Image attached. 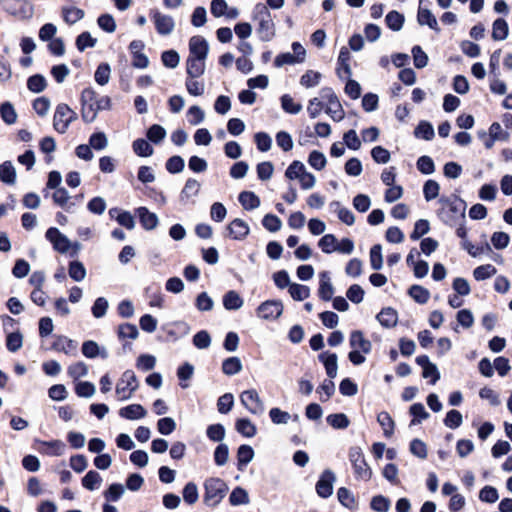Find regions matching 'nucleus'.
<instances>
[{"instance_id":"f257e3e1","label":"nucleus","mask_w":512,"mask_h":512,"mask_svg":"<svg viewBox=\"0 0 512 512\" xmlns=\"http://www.w3.org/2000/svg\"><path fill=\"white\" fill-rule=\"evenodd\" d=\"M81 117L84 122L92 123L100 111L111 108V98L98 94L92 87L85 88L80 97Z\"/></svg>"},{"instance_id":"f03ea898","label":"nucleus","mask_w":512,"mask_h":512,"mask_svg":"<svg viewBox=\"0 0 512 512\" xmlns=\"http://www.w3.org/2000/svg\"><path fill=\"white\" fill-rule=\"evenodd\" d=\"M439 218L447 225L453 226L459 219L465 218L466 203L456 195L442 196L439 199Z\"/></svg>"},{"instance_id":"7ed1b4c3","label":"nucleus","mask_w":512,"mask_h":512,"mask_svg":"<svg viewBox=\"0 0 512 512\" xmlns=\"http://www.w3.org/2000/svg\"><path fill=\"white\" fill-rule=\"evenodd\" d=\"M254 18L258 20L259 38L264 42L272 40L275 36V25L267 6L261 3L257 4L254 8Z\"/></svg>"},{"instance_id":"20e7f679","label":"nucleus","mask_w":512,"mask_h":512,"mask_svg":"<svg viewBox=\"0 0 512 512\" xmlns=\"http://www.w3.org/2000/svg\"><path fill=\"white\" fill-rule=\"evenodd\" d=\"M204 488V503L211 507L217 506L228 491V486L222 479L213 477L205 481Z\"/></svg>"},{"instance_id":"39448f33","label":"nucleus","mask_w":512,"mask_h":512,"mask_svg":"<svg viewBox=\"0 0 512 512\" xmlns=\"http://www.w3.org/2000/svg\"><path fill=\"white\" fill-rule=\"evenodd\" d=\"M349 460L352 463L357 478L368 481L372 477V470L366 463L361 448L352 447L349 450Z\"/></svg>"},{"instance_id":"423d86ee","label":"nucleus","mask_w":512,"mask_h":512,"mask_svg":"<svg viewBox=\"0 0 512 512\" xmlns=\"http://www.w3.org/2000/svg\"><path fill=\"white\" fill-rule=\"evenodd\" d=\"M77 119V113L67 104H59L56 108L53 125L59 133H65L69 125Z\"/></svg>"},{"instance_id":"0eeeda50","label":"nucleus","mask_w":512,"mask_h":512,"mask_svg":"<svg viewBox=\"0 0 512 512\" xmlns=\"http://www.w3.org/2000/svg\"><path fill=\"white\" fill-rule=\"evenodd\" d=\"M293 53L286 52L276 56L274 65L276 67H282L284 65H294L303 63L306 58V50L303 45L299 42L292 43Z\"/></svg>"},{"instance_id":"6e6552de","label":"nucleus","mask_w":512,"mask_h":512,"mask_svg":"<svg viewBox=\"0 0 512 512\" xmlns=\"http://www.w3.org/2000/svg\"><path fill=\"white\" fill-rule=\"evenodd\" d=\"M240 402L253 415H262L265 410L264 403L255 389L243 391L240 394Z\"/></svg>"},{"instance_id":"1a4fd4ad","label":"nucleus","mask_w":512,"mask_h":512,"mask_svg":"<svg viewBox=\"0 0 512 512\" xmlns=\"http://www.w3.org/2000/svg\"><path fill=\"white\" fill-rule=\"evenodd\" d=\"M150 18L154 23L158 34L168 36L173 32L175 28V21L172 16L154 9L150 12Z\"/></svg>"},{"instance_id":"9d476101","label":"nucleus","mask_w":512,"mask_h":512,"mask_svg":"<svg viewBox=\"0 0 512 512\" xmlns=\"http://www.w3.org/2000/svg\"><path fill=\"white\" fill-rule=\"evenodd\" d=\"M283 313V305L279 300H267L257 308V316L263 320H276Z\"/></svg>"},{"instance_id":"9b49d317","label":"nucleus","mask_w":512,"mask_h":512,"mask_svg":"<svg viewBox=\"0 0 512 512\" xmlns=\"http://www.w3.org/2000/svg\"><path fill=\"white\" fill-rule=\"evenodd\" d=\"M209 53V44L202 36L196 35L189 40V58L205 60Z\"/></svg>"},{"instance_id":"f8f14e48","label":"nucleus","mask_w":512,"mask_h":512,"mask_svg":"<svg viewBox=\"0 0 512 512\" xmlns=\"http://www.w3.org/2000/svg\"><path fill=\"white\" fill-rule=\"evenodd\" d=\"M227 236L236 241L244 240L250 233V227L243 219L236 218L226 227Z\"/></svg>"},{"instance_id":"ddd939ff","label":"nucleus","mask_w":512,"mask_h":512,"mask_svg":"<svg viewBox=\"0 0 512 512\" xmlns=\"http://www.w3.org/2000/svg\"><path fill=\"white\" fill-rule=\"evenodd\" d=\"M46 238L53 244L54 249L59 253H66L70 249V240L57 228H49L46 231Z\"/></svg>"},{"instance_id":"4468645a","label":"nucleus","mask_w":512,"mask_h":512,"mask_svg":"<svg viewBox=\"0 0 512 512\" xmlns=\"http://www.w3.org/2000/svg\"><path fill=\"white\" fill-rule=\"evenodd\" d=\"M336 480L331 470H325L316 483V492L322 498H328L333 493V484Z\"/></svg>"},{"instance_id":"2eb2a0df","label":"nucleus","mask_w":512,"mask_h":512,"mask_svg":"<svg viewBox=\"0 0 512 512\" xmlns=\"http://www.w3.org/2000/svg\"><path fill=\"white\" fill-rule=\"evenodd\" d=\"M135 213L139 219L141 226L145 230H154L158 226V216L155 213L150 212L146 207H139L138 209H136Z\"/></svg>"},{"instance_id":"dca6fc26","label":"nucleus","mask_w":512,"mask_h":512,"mask_svg":"<svg viewBox=\"0 0 512 512\" xmlns=\"http://www.w3.org/2000/svg\"><path fill=\"white\" fill-rule=\"evenodd\" d=\"M78 344L76 341L66 337V336H56L52 349L57 352H63L67 355H76L77 354Z\"/></svg>"},{"instance_id":"f3484780","label":"nucleus","mask_w":512,"mask_h":512,"mask_svg":"<svg viewBox=\"0 0 512 512\" xmlns=\"http://www.w3.org/2000/svg\"><path fill=\"white\" fill-rule=\"evenodd\" d=\"M349 343L353 350L361 351L363 354H369L372 350V343L359 330L350 334Z\"/></svg>"},{"instance_id":"a211bd4d","label":"nucleus","mask_w":512,"mask_h":512,"mask_svg":"<svg viewBox=\"0 0 512 512\" xmlns=\"http://www.w3.org/2000/svg\"><path fill=\"white\" fill-rule=\"evenodd\" d=\"M320 281H319V290L318 294L321 299L324 301H329L332 299V296L334 294V287L331 283V278L329 275V272L323 271L319 275Z\"/></svg>"},{"instance_id":"6ab92c4d","label":"nucleus","mask_w":512,"mask_h":512,"mask_svg":"<svg viewBox=\"0 0 512 512\" xmlns=\"http://www.w3.org/2000/svg\"><path fill=\"white\" fill-rule=\"evenodd\" d=\"M200 191V183L194 179L189 178L187 179L181 193H180V201L183 204H188L192 201L194 197L198 195Z\"/></svg>"},{"instance_id":"aec40b11","label":"nucleus","mask_w":512,"mask_h":512,"mask_svg":"<svg viewBox=\"0 0 512 512\" xmlns=\"http://www.w3.org/2000/svg\"><path fill=\"white\" fill-rule=\"evenodd\" d=\"M318 358L323 363L328 377L330 379L335 378L338 371L337 355L335 353L323 352Z\"/></svg>"},{"instance_id":"412c9836","label":"nucleus","mask_w":512,"mask_h":512,"mask_svg":"<svg viewBox=\"0 0 512 512\" xmlns=\"http://www.w3.org/2000/svg\"><path fill=\"white\" fill-rule=\"evenodd\" d=\"M417 21L419 25H427L430 29L434 30L435 32H440V28L436 17L427 8L419 7L417 13Z\"/></svg>"},{"instance_id":"4be33fe9","label":"nucleus","mask_w":512,"mask_h":512,"mask_svg":"<svg viewBox=\"0 0 512 512\" xmlns=\"http://www.w3.org/2000/svg\"><path fill=\"white\" fill-rule=\"evenodd\" d=\"M206 64L205 60H199L187 57L186 60V72L190 78H199L205 72Z\"/></svg>"},{"instance_id":"5701e85b","label":"nucleus","mask_w":512,"mask_h":512,"mask_svg":"<svg viewBox=\"0 0 512 512\" xmlns=\"http://www.w3.org/2000/svg\"><path fill=\"white\" fill-rule=\"evenodd\" d=\"M42 448L39 451L51 456H60L64 453L65 444L61 440L38 441Z\"/></svg>"},{"instance_id":"b1692460","label":"nucleus","mask_w":512,"mask_h":512,"mask_svg":"<svg viewBox=\"0 0 512 512\" xmlns=\"http://www.w3.org/2000/svg\"><path fill=\"white\" fill-rule=\"evenodd\" d=\"M377 320L385 328H392L397 324L398 314L393 308L387 307L380 311Z\"/></svg>"},{"instance_id":"393cba45","label":"nucleus","mask_w":512,"mask_h":512,"mask_svg":"<svg viewBox=\"0 0 512 512\" xmlns=\"http://www.w3.org/2000/svg\"><path fill=\"white\" fill-rule=\"evenodd\" d=\"M235 429L239 434L247 438H252L257 433L255 424H253L248 418L237 419L235 423Z\"/></svg>"},{"instance_id":"a878e982","label":"nucleus","mask_w":512,"mask_h":512,"mask_svg":"<svg viewBox=\"0 0 512 512\" xmlns=\"http://www.w3.org/2000/svg\"><path fill=\"white\" fill-rule=\"evenodd\" d=\"M0 180L8 185L16 183V169L11 161L0 164Z\"/></svg>"},{"instance_id":"bb28decb","label":"nucleus","mask_w":512,"mask_h":512,"mask_svg":"<svg viewBox=\"0 0 512 512\" xmlns=\"http://www.w3.org/2000/svg\"><path fill=\"white\" fill-rule=\"evenodd\" d=\"M239 202L245 210H253L260 206V199L254 193L250 191H243L239 194Z\"/></svg>"},{"instance_id":"cd10ccee","label":"nucleus","mask_w":512,"mask_h":512,"mask_svg":"<svg viewBox=\"0 0 512 512\" xmlns=\"http://www.w3.org/2000/svg\"><path fill=\"white\" fill-rule=\"evenodd\" d=\"M243 304H244L243 299L241 298L239 293H237L234 290L228 291L223 296V306L227 310H238L243 306Z\"/></svg>"},{"instance_id":"c85d7f7f","label":"nucleus","mask_w":512,"mask_h":512,"mask_svg":"<svg viewBox=\"0 0 512 512\" xmlns=\"http://www.w3.org/2000/svg\"><path fill=\"white\" fill-rule=\"evenodd\" d=\"M377 422L383 429V434L385 437L389 438L393 435L395 423L388 412H386V411L380 412L377 415Z\"/></svg>"},{"instance_id":"c756f323","label":"nucleus","mask_w":512,"mask_h":512,"mask_svg":"<svg viewBox=\"0 0 512 512\" xmlns=\"http://www.w3.org/2000/svg\"><path fill=\"white\" fill-rule=\"evenodd\" d=\"M254 458V450L249 445H241L237 451L238 469L242 470Z\"/></svg>"},{"instance_id":"7c9ffc66","label":"nucleus","mask_w":512,"mask_h":512,"mask_svg":"<svg viewBox=\"0 0 512 512\" xmlns=\"http://www.w3.org/2000/svg\"><path fill=\"white\" fill-rule=\"evenodd\" d=\"M508 23L502 18H498L493 22L492 38L496 41L505 40L508 36Z\"/></svg>"},{"instance_id":"2f4dec72","label":"nucleus","mask_w":512,"mask_h":512,"mask_svg":"<svg viewBox=\"0 0 512 512\" xmlns=\"http://www.w3.org/2000/svg\"><path fill=\"white\" fill-rule=\"evenodd\" d=\"M243 368L242 362L238 357H229L222 363V371L228 376L238 374Z\"/></svg>"},{"instance_id":"473e14b6","label":"nucleus","mask_w":512,"mask_h":512,"mask_svg":"<svg viewBox=\"0 0 512 512\" xmlns=\"http://www.w3.org/2000/svg\"><path fill=\"white\" fill-rule=\"evenodd\" d=\"M1 119L8 125H13L17 121V112L10 102H4L0 106Z\"/></svg>"},{"instance_id":"72a5a7b5","label":"nucleus","mask_w":512,"mask_h":512,"mask_svg":"<svg viewBox=\"0 0 512 512\" xmlns=\"http://www.w3.org/2000/svg\"><path fill=\"white\" fill-rule=\"evenodd\" d=\"M330 206L337 213L338 218L345 223L346 225H352L355 222L354 214L347 208L342 207L340 202L334 201L330 204Z\"/></svg>"},{"instance_id":"f704fd0d","label":"nucleus","mask_w":512,"mask_h":512,"mask_svg":"<svg viewBox=\"0 0 512 512\" xmlns=\"http://www.w3.org/2000/svg\"><path fill=\"white\" fill-rule=\"evenodd\" d=\"M62 16L67 24H75L84 17V11L76 7H63Z\"/></svg>"},{"instance_id":"c9c22d12","label":"nucleus","mask_w":512,"mask_h":512,"mask_svg":"<svg viewBox=\"0 0 512 512\" xmlns=\"http://www.w3.org/2000/svg\"><path fill=\"white\" fill-rule=\"evenodd\" d=\"M337 497L339 502L348 509H356L357 502L355 500L354 495L345 487H341L338 489Z\"/></svg>"},{"instance_id":"e433bc0d","label":"nucleus","mask_w":512,"mask_h":512,"mask_svg":"<svg viewBox=\"0 0 512 512\" xmlns=\"http://www.w3.org/2000/svg\"><path fill=\"white\" fill-rule=\"evenodd\" d=\"M132 146L135 154L140 157H149L154 153L151 144L143 138L135 140Z\"/></svg>"},{"instance_id":"4c0bfd02","label":"nucleus","mask_w":512,"mask_h":512,"mask_svg":"<svg viewBox=\"0 0 512 512\" xmlns=\"http://www.w3.org/2000/svg\"><path fill=\"white\" fill-rule=\"evenodd\" d=\"M322 75L318 71L308 70L300 78V84L305 88H312L320 83Z\"/></svg>"},{"instance_id":"58836bf2","label":"nucleus","mask_w":512,"mask_h":512,"mask_svg":"<svg viewBox=\"0 0 512 512\" xmlns=\"http://www.w3.org/2000/svg\"><path fill=\"white\" fill-rule=\"evenodd\" d=\"M102 477L98 472L89 471L82 479V485L88 490H95L101 486Z\"/></svg>"},{"instance_id":"ea45409f","label":"nucleus","mask_w":512,"mask_h":512,"mask_svg":"<svg viewBox=\"0 0 512 512\" xmlns=\"http://www.w3.org/2000/svg\"><path fill=\"white\" fill-rule=\"evenodd\" d=\"M414 135L424 140H432L435 132L433 126L427 121H421L415 128Z\"/></svg>"},{"instance_id":"a19ab883","label":"nucleus","mask_w":512,"mask_h":512,"mask_svg":"<svg viewBox=\"0 0 512 512\" xmlns=\"http://www.w3.org/2000/svg\"><path fill=\"white\" fill-rule=\"evenodd\" d=\"M409 295L419 304H425L430 298V292L428 289L420 286L413 285L409 289Z\"/></svg>"},{"instance_id":"79ce46f5","label":"nucleus","mask_w":512,"mask_h":512,"mask_svg":"<svg viewBox=\"0 0 512 512\" xmlns=\"http://www.w3.org/2000/svg\"><path fill=\"white\" fill-rule=\"evenodd\" d=\"M289 294L296 301H302L309 297L310 289L308 286L292 283L289 286Z\"/></svg>"},{"instance_id":"37998d69","label":"nucleus","mask_w":512,"mask_h":512,"mask_svg":"<svg viewBox=\"0 0 512 512\" xmlns=\"http://www.w3.org/2000/svg\"><path fill=\"white\" fill-rule=\"evenodd\" d=\"M183 499L188 505L195 504L199 499L198 487L194 482L187 483L183 488Z\"/></svg>"},{"instance_id":"c03bdc74","label":"nucleus","mask_w":512,"mask_h":512,"mask_svg":"<svg viewBox=\"0 0 512 512\" xmlns=\"http://www.w3.org/2000/svg\"><path fill=\"white\" fill-rule=\"evenodd\" d=\"M387 26L393 31H399L403 27L404 16L397 11H390L385 18Z\"/></svg>"},{"instance_id":"a18cd8bd","label":"nucleus","mask_w":512,"mask_h":512,"mask_svg":"<svg viewBox=\"0 0 512 512\" xmlns=\"http://www.w3.org/2000/svg\"><path fill=\"white\" fill-rule=\"evenodd\" d=\"M497 273L496 268L491 264L481 265L474 269L473 276L477 281L486 280Z\"/></svg>"},{"instance_id":"49530a36","label":"nucleus","mask_w":512,"mask_h":512,"mask_svg":"<svg viewBox=\"0 0 512 512\" xmlns=\"http://www.w3.org/2000/svg\"><path fill=\"white\" fill-rule=\"evenodd\" d=\"M281 107L289 114H298L302 110V105L300 103H296L289 94H284L281 97Z\"/></svg>"},{"instance_id":"de8ad7c7","label":"nucleus","mask_w":512,"mask_h":512,"mask_svg":"<svg viewBox=\"0 0 512 512\" xmlns=\"http://www.w3.org/2000/svg\"><path fill=\"white\" fill-rule=\"evenodd\" d=\"M327 423L335 429H345L349 426V419L343 413L330 414L326 418Z\"/></svg>"},{"instance_id":"09e8293b","label":"nucleus","mask_w":512,"mask_h":512,"mask_svg":"<svg viewBox=\"0 0 512 512\" xmlns=\"http://www.w3.org/2000/svg\"><path fill=\"white\" fill-rule=\"evenodd\" d=\"M69 276L76 282L84 280L86 277V269L80 261H72L69 264Z\"/></svg>"},{"instance_id":"8fccbe9b","label":"nucleus","mask_w":512,"mask_h":512,"mask_svg":"<svg viewBox=\"0 0 512 512\" xmlns=\"http://www.w3.org/2000/svg\"><path fill=\"white\" fill-rule=\"evenodd\" d=\"M229 501L231 505L238 506L249 503V496L245 489L236 487L230 494Z\"/></svg>"},{"instance_id":"3c124183","label":"nucleus","mask_w":512,"mask_h":512,"mask_svg":"<svg viewBox=\"0 0 512 512\" xmlns=\"http://www.w3.org/2000/svg\"><path fill=\"white\" fill-rule=\"evenodd\" d=\"M109 303L108 300L104 297H98L91 308L92 315L99 319L106 315V312L108 310Z\"/></svg>"},{"instance_id":"603ef678","label":"nucleus","mask_w":512,"mask_h":512,"mask_svg":"<svg viewBox=\"0 0 512 512\" xmlns=\"http://www.w3.org/2000/svg\"><path fill=\"white\" fill-rule=\"evenodd\" d=\"M110 73H111V69L108 64H106V63L100 64L97 67L95 74H94L96 83H98L101 86L106 85L109 82Z\"/></svg>"},{"instance_id":"864d4df0","label":"nucleus","mask_w":512,"mask_h":512,"mask_svg":"<svg viewBox=\"0 0 512 512\" xmlns=\"http://www.w3.org/2000/svg\"><path fill=\"white\" fill-rule=\"evenodd\" d=\"M23 345V336L20 332H10L6 337V346L10 352L18 351Z\"/></svg>"},{"instance_id":"5fc2aeb1","label":"nucleus","mask_w":512,"mask_h":512,"mask_svg":"<svg viewBox=\"0 0 512 512\" xmlns=\"http://www.w3.org/2000/svg\"><path fill=\"white\" fill-rule=\"evenodd\" d=\"M325 112L336 122L341 121L345 116V112L339 100L328 104L325 108Z\"/></svg>"},{"instance_id":"6e6d98bb","label":"nucleus","mask_w":512,"mask_h":512,"mask_svg":"<svg viewBox=\"0 0 512 512\" xmlns=\"http://www.w3.org/2000/svg\"><path fill=\"white\" fill-rule=\"evenodd\" d=\"M304 172H306L304 164L300 161H293L286 169L285 176L290 180H298Z\"/></svg>"},{"instance_id":"4d7b16f0","label":"nucleus","mask_w":512,"mask_h":512,"mask_svg":"<svg viewBox=\"0 0 512 512\" xmlns=\"http://www.w3.org/2000/svg\"><path fill=\"white\" fill-rule=\"evenodd\" d=\"M440 186L435 180H427L423 186V194L426 201H431L438 197Z\"/></svg>"},{"instance_id":"13d9d810","label":"nucleus","mask_w":512,"mask_h":512,"mask_svg":"<svg viewBox=\"0 0 512 512\" xmlns=\"http://www.w3.org/2000/svg\"><path fill=\"white\" fill-rule=\"evenodd\" d=\"M195 79L196 78L187 77L185 81L187 92L192 96H201L205 91V85L202 81Z\"/></svg>"},{"instance_id":"bf43d9fd","label":"nucleus","mask_w":512,"mask_h":512,"mask_svg":"<svg viewBox=\"0 0 512 512\" xmlns=\"http://www.w3.org/2000/svg\"><path fill=\"white\" fill-rule=\"evenodd\" d=\"M75 392L79 397L91 398L96 392V387L91 382L83 381L76 384Z\"/></svg>"},{"instance_id":"052dcab7","label":"nucleus","mask_w":512,"mask_h":512,"mask_svg":"<svg viewBox=\"0 0 512 512\" xmlns=\"http://www.w3.org/2000/svg\"><path fill=\"white\" fill-rule=\"evenodd\" d=\"M370 264L374 270H380L383 267L382 247L380 244H376L371 248Z\"/></svg>"},{"instance_id":"680f3d73","label":"nucleus","mask_w":512,"mask_h":512,"mask_svg":"<svg viewBox=\"0 0 512 512\" xmlns=\"http://www.w3.org/2000/svg\"><path fill=\"white\" fill-rule=\"evenodd\" d=\"M336 243L337 239L333 234H326L319 240L318 246L324 253L330 254L336 251Z\"/></svg>"},{"instance_id":"e2e57ef3","label":"nucleus","mask_w":512,"mask_h":512,"mask_svg":"<svg viewBox=\"0 0 512 512\" xmlns=\"http://www.w3.org/2000/svg\"><path fill=\"white\" fill-rule=\"evenodd\" d=\"M166 137V130L158 124L152 125L147 131V138L154 144H159Z\"/></svg>"},{"instance_id":"0e129e2a","label":"nucleus","mask_w":512,"mask_h":512,"mask_svg":"<svg viewBox=\"0 0 512 512\" xmlns=\"http://www.w3.org/2000/svg\"><path fill=\"white\" fill-rule=\"evenodd\" d=\"M27 87L34 93H40L46 88V79L42 75H33L28 78Z\"/></svg>"},{"instance_id":"69168bd1","label":"nucleus","mask_w":512,"mask_h":512,"mask_svg":"<svg viewBox=\"0 0 512 512\" xmlns=\"http://www.w3.org/2000/svg\"><path fill=\"white\" fill-rule=\"evenodd\" d=\"M97 39L93 38L89 32L81 33L76 39V46L79 51H84L86 48H92L96 45Z\"/></svg>"},{"instance_id":"338daca9","label":"nucleus","mask_w":512,"mask_h":512,"mask_svg":"<svg viewBox=\"0 0 512 512\" xmlns=\"http://www.w3.org/2000/svg\"><path fill=\"white\" fill-rule=\"evenodd\" d=\"M326 162V157L322 152L314 150L309 154V165L318 171L324 169V167L326 166Z\"/></svg>"},{"instance_id":"774afa93","label":"nucleus","mask_w":512,"mask_h":512,"mask_svg":"<svg viewBox=\"0 0 512 512\" xmlns=\"http://www.w3.org/2000/svg\"><path fill=\"white\" fill-rule=\"evenodd\" d=\"M416 165H417V169L422 174H425V175H430V174L434 173V171H435V164H434L433 159L426 155L421 156L417 160Z\"/></svg>"}]
</instances>
